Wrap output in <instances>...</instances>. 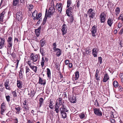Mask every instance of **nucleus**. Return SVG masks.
<instances>
[{
    "label": "nucleus",
    "mask_w": 123,
    "mask_h": 123,
    "mask_svg": "<svg viewBox=\"0 0 123 123\" xmlns=\"http://www.w3.org/2000/svg\"><path fill=\"white\" fill-rule=\"evenodd\" d=\"M40 53L42 56L41 64L42 67L43 68L44 65V62L46 63L48 62V58L47 57H44V56L46 55L45 51L44 49L41 48H40Z\"/></svg>",
    "instance_id": "nucleus-1"
},
{
    "label": "nucleus",
    "mask_w": 123,
    "mask_h": 123,
    "mask_svg": "<svg viewBox=\"0 0 123 123\" xmlns=\"http://www.w3.org/2000/svg\"><path fill=\"white\" fill-rule=\"evenodd\" d=\"M40 58V55L38 54H35L33 53H31L30 56V59L33 61V62H36Z\"/></svg>",
    "instance_id": "nucleus-2"
},
{
    "label": "nucleus",
    "mask_w": 123,
    "mask_h": 123,
    "mask_svg": "<svg viewBox=\"0 0 123 123\" xmlns=\"http://www.w3.org/2000/svg\"><path fill=\"white\" fill-rule=\"evenodd\" d=\"M55 5L53 2V5H51L49 7L48 10V13L47 17L48 18H50L51 15L55 12Z\"/></svg>",
    "instance_id": "nucleus-3"
},
{
    "label": "nucleus",
    "mask_w": 123,
    "mask_h": 123,
    "mask_svg": "<svg viewBox=\"0 0 123 123\" xmlns=\"http://www.w3.org/2000/svg\"><path fill=\"white\" fill-rule=\"evenodd\" d=\"M106 14L104 12H102L99 15V19L101 23H104L106 20Z\"/></svg>",
    "instance_id": "nucleus-4"
},
{
    "label": "nucleus",
    "mask_w": 123,
    "mask_h": 123,
    "mask_svg": "<svg viewBox=\"0 0 123 123\" xmlns=\"http://www.w3.org/2000/svg\"><path fill=\"white\" fill-rule=\"evenodd\" d=\"M88 14L90 19H94L95 18V12L92 8H90L88 9L87 11Z\"/></svg>",
    "instance_id": "nucleus-5"
},
{
    "label": "nucleus",
    "mask_w": 123,
    "mask_h": 123,
    "mask_svg": "<svg viewBox=\"0 0 123 123\" xmlns=\"http://www.w3.org/2000/svg\"><path fill=\"white\" fill-rule=\"evenodd\" d=\"M93 109L94 113L95 115L99 116H102V113L99 108L94 107L93 108Z\"/></svg>",
    "instance_id": "nucleus-6"
},
{
    "label": "nucleus",
    "mask_w": 123,
    "mask_h": 123,
    "mask_svg": "<svg viewBox=\"0 0 123 123\" xmlns=\"http://www.w3.org/2000/svg\"><path fill=\"white\" fill-rule=\"evenodd\" d=\"M97 26L95 25H93L91 29V31L92 36L93 37H95L96 36V34H97Z\"/></svg>",
    "instance_id": "nucleus-7"
},
{
    "label": "nucleus",
    "mask_w": 123,
    "mask_h": 123,
    "mask_svg": "<svg viewBox=\"0 0 123 123\" xmlns=\"http://www.w3.org/2000/svg\"><path fill=\"white\" fill-rule=\"evenodd\" d=\"M7 48L11 49L12 45V37H10L7 40Z\"/></svg>",
    "instance_id": "nucleus-8"
},
{
    "label": "nucleus",
    "mask_w": 123,
    "mask_h": 123,
    "mask_svg": "<svg viewBox=\"0 0 123 123\" xmlns=\"http://www.w3.org/2000/svg\"><path fill=\"white\" fill-rule=\"evenodd\" d=\"M55 7L58 12L61 13L63 7V5L61 3H57L55 5Z\"/></svg>",
    "instance_id": "nucleus-9"
},
{
    "label": "nucleus",
    "mask_w": 123,
    "mask_h": 123,
    "mask_svg": "<svg viewBox=\"0 0 123 123\" xmlns=\"http://www.w3.org/2000/svg\"><path fill=\"white\" fill-rule=\"evenodd\" d=\"M60 113L62 115V117L63 119H65L67 117V114L66 112H67L69 111L68 109L65 110H60Z\"/></svg>",
    "instance_id": "nucleus-10"
},
{
    "label": "nucleus",
    "mask_w": 123,
    "mask_h": 123,
    "mask_svg": "<svg viewBox=\"0 0 123 123\" xmlns=\"http://www.w3.org/2000/svg\"><path fill=\"white\" fill-rule=\"evenodd\" d=\"M23 18L22 12H21L19 11L16 14V18L19 21H21Z\"/></svg>",
    "instance_id": "nucleus-11"
},
{
    "label": "nucleus",
    "mask_w": 123,
    "mask_h": 123,
    "mask_svg": "<svg viewBox=\"0 0 123 123\" xmlns=\"http://www.w3.org/2000/svg\"><path fill=\"white\" fill-rule=\"evenodd\" d=\"M67 26L65 24H64L62 26L61 31L62 32V35H64L67 33Z\"/></svg>",
    "instance_id": "nucleus-12"
},
{
    "label": "nucleus",
    "mask_w": 123,
    "mask_h": 123,
    "mask_svg": "<svg viewBox=\"0 0 123 123\" xmlns=\"http://www.w3.org/2000/svg\"><path fill=\"white\" fill-rule=\"evenodd\" d=\"M6 105L5 103H2L1 105V113L2 115L3 114V113L6 109Z\"/></svg>",
    "instance_id": "nucleus-13"
},
{
    "label": "nucleus",
    "mask_w": 123,
    "mask_h": 123,
    "mask_svg": "<svg viewBox=\"0 0 123 123\" xmlns=\"http://www.w3.org/2000/svg\"><path fill=\"white\" fill-rule=\"evenodd\" d=\"M46 81L45 79H42L40 76L39 77L38 83L39 84L44 86V85L46 84Z\"/></svg>",
    "instance_id": "nucleus-14"
},
{
    "label": "nucleus",
    "mask_w": 123,
    "mask_h": 123,
    "mask_svg": "<svg viewBox=\"0 0 123 123\" xmlns=\"http://www.w3.org/2000/svg\"><path fill=\"white\" fill-rule=\"evenodd\" d=\"M5 40L4 38L0 37V49L3 48L5 45Z\"/></svg>",
    "instance_id": "nucleus-15"
},
{
    "label": "nucleus",
    "mask_w": 123,
    "mask_h": 123,
    "mask_svg": "<svg viewBox=\"0 0 123 123\" xmlns=\"http://www.w3.org/2000/svg\"><path fill=\"white\" fill-rule=\"evenodd\" d=\"M25 73L27 77H29L31 76V73L30 72V70L28 66L25 67Z\"/></svg>",
    "instance_id": "nucleus-16"
},
{
    "label": "nucleus",
    "mask_w": 123,
    "mask_h": 123,
    "mask_svg": "<svg viewBox=\"0 0 123 123\" xmlns=\"http://www.w3.org/2000/svg\"><path fill=\"white\" fill-rule=\"evenodd\" d=\"M107 24L110 27H111L113 23V20L112 18H109L107 19Z\"/></svg>",
    "instance_id": "nucleus-17"
},
{
    "label": "nucleus",
    "mask_w": 123,
    "mask_h": 123,
    "mask_svg": "<svg viewBox=\"0 0 123 123\" xmlns=\"http://www.w3.org/2000/svg\"><path fill=\"white\" fill-rule=\"evenodd\" d=\"M41 29V26H40L37 29H35V33L37 37H38L40 34V30Z\"/></svg>",
    "instance_id": "nucleus-18"
},
{
    "label": "nucleus",
    "mask_w": 123,
    "mask_h": 123,
    "mask_svg": "<svg viewBox=\"0 0 123 123\" xmlns=\"http://www.w3.org/2000/svg\"><path fill=\"white\" fill-rule=\"evenodd\" d=\"M99 71L98 69L96 70L95 76L96 80L97 81H99L100 80V77L99 76Z\"/></svg>",
    "instance_id": "nucleus-19"
},
{
    "label": "nucleus",
    "mask_w": 123,
    "mask_h": 123,
    "mask_svg": "<svg viewBox=\"0 0 123 123\" xmlns=\"http://www.w3.org/2000/svg\"><path fill=\"white\" fill-rule=\"evenodd\" d=\"M23 73L24 69L23 68H21L19 72V78L21 80L23 79Z\"/></svg>",
    "instance_id": "nucleus-20"
},
{
    "label": "nucleus",
    "mask_w": 123,
    "mask_h": 123,
    "mask_svg": "<svg viewBox=\"0 0 123 123\" xmlns=\"http://www.w3.org/2000/svg\"><path fill=\"white\" fill-rule=\"evenodd\" d=\"M48 15V10L47 9H46L45 16L43 19L42 23V24L43 25H44L45 24L47 20V17H48L47 16Z\"/></svg>",
    "instance_id": "nucleus-21"
},
{
    "label": "nucleus",
    "mask_w": 123,
    "mask_h": 123,
    "mask_svg": "<svg viewBox=\"0 0 123 123\" xmlns=\"http://www.w3.org/2000/svg\"><path fill=\"white\" fill-rule=\"evenodd\" d=\"M17 87L19 89H21L22 88L23 84L22 82L21 81L17 80Z\"/></svg>",
    "instance_id": "nucleus-22"
},
{
    "label": "nucleus",
    "mask_w": 123,
    "mask_h": 123,
    "mask_svg": "<svg viewBox=\"0 0 123 123\" xmlns=\"http://www.w3.org/2000/svg\"><path fill=\"white\" fill-rule=\"evenodd\" d=\"M4 85L6 88V89L9 90H10L11 89L8 80H6V81Z\"/></svg>",
    "instance_id": "nucleus-23"
},
{
    "label": "nucleus",
    "mask_w": 123,
    "mask_h": 123,
    "mask_svg": "<svg viewBox=\"0 0 123 123\" xmlns=\"http://www.w3.org/2000/svg\"><path fill=\"white\" fill-rule=\"evenodd\" d=\"M54 52H56V55L57 57H59L61 55L62 51L61 49L57 48L54 51Z\"/></svg>",
    "instance_id": "nucleus-24"
},
{
    "label": "nucleus",
    "mask_w": 123,
    "mask_h": 123,
    "mask_svg": "<svg viewBox=\"0 0 123 123\" xmlns=\"http://www.w3.org/2000/svg\"><path fill=\"white\" fill-rule=\"evenodd\" d=\"M21 107L18 105H17L15 110L16 114H19L21 112Z\"/></svg>",
    "instance_id": "nucleus-25"
},
{
    "label": "nucleus",
    "mask_w": 123,
    "mask_h": 123,
    "mask_svg": "<svg viewBox=\"0 0 123 123\" xmlns=\"http://www.w3.org/2000/svg\"><path fill=\"white\" fill-rule=\"evenodd\" d=\"M98 50L97 48H94L92 50V54L94 57L97 56V54L98 53Z\"/></svg>",
    "instance_id": "nucleus-26"
},
{
    "label": "nucleus",
    "mask_w": 123,
    "mask_h": 123,
    "mask_svg": "<svg viewBox=\"0 0 123 123\" xmlns=\"http://www.w3.org/2000/svg\"><path fill=\"white\" fill-rule=\"evenodd\" d=\"M109 79V77L107 73L105 74L104 76L103 79V81L104 82H106Z\"/></svg>",
    "instance_id": "nucleus-27"
},
{
    "label": "nucleus",
    "mask_w": 123,
    "mask_h": 123,
    "mask_svg": "<svg viewBox=\"0 0 123 123\" xmlns=\"http://www.w3.org/2000/svg\"><path fill=\"white\" fill-rule=\"evenodd\" d=\"M75 77L72 78L73 80H78L79 76V72L78 71H76L75 73Z\"/></svg>",
    "instance_id": "nucleus-28"
},
{
    "label": "nucleus",
    "mask_w": 123,
    "mask_h": 123,
    "mask_svg": "<svg viewBox=\"0 0 123 123\" xmlns=\"http://www.w3.org/2000/svg\"><path fill=\"white\" fill-rule=\"evenodd\" d=\"M59 105H58V102H56L55 104L54 108L55 109V111L57 113H58L60 111L59 110Z\"/></svg>",
    "instance_id": "nucleus-29"
},
{
    "label": "nucleus",
    "mask_w": 123,
    "mask_h": 123,
    "mask_svg": "<svg viewBox=\"0 0 123 123\" xmlns=\"http://www.w3.org/2000/svg\"><path fill=\"white\" fill-rule=\"evenodd\" d=\"M37 12L36 10L34 11L32 13V17L34 20H36V17L37 16Z\"/></svg>",
    "instance_id": "nucleus-30"
},
{
    "label": "nucleus",
    "mask_w": 123,
    "mask_h": 123,
    "mask_svg": "<svg viewBox=\"0 0 123 123\" xmlns=\"http://www.w3.org/2000/svg\"><path fill=\"white\" fill-rule=\"evenodd\" d=\"M23 111L26 113H27L29 112V107L28 105H23Z\"/></svg>",
    "instance_id": "nucleus-31"
},
{
    "label": "nucleus",
    "mask_w": 123,
    "mask_h": 123,
    "mask_svg": "<svg viewBox=\"0 0 123 123\" xmlns=\"http://www.w3.org/2000/svg\"><path fill=\"white\" fill-rule=\"evenodd\" d=\"M45 43V40L44 39H42L40 41V45L41 47H43Z\"/></svg>",
    "instance_id": "nucleus-32"
},
{
    "label": "nucleus",
    "mask_w": 123,
    "mask_h": 123,
    "mask_svg": "<svg viewBox=\"0 0 123 123\" xmlns=\"http://www.w3.org/2000/svg\"><path fill=\"white\" fill-rule=\"evenodd\" d=\"M39 107L40 108L41 107L42 105L43 104L44 100L43 98H39Z\"/></svg>",
    "instance_id": "nucleus-33"
},
{
    "label": "nucleus",
    "mask_w": 123,
    "mask_h": 123,
    "mask_svg": "<svg viewBox=\"0 0 123 123\" xmlns=\"http://www.w3.org/2000/svg\"><path fill=\"white\" fill-rule=\"evenodd\" d=\"M5 12L4 11H3L2 13L0 14V21L1 22L3 21V18L4 17V15L5 14Z\"/></svg>",
    "instance_id": "nucleus-34"
},
{
    "label": "nucleus",
    "mask_w": 123,
    "mask_h": 123,
    "mask_svg": "<svg viewBox=\"0 0 123 123\" xmlns=\"http://www.w3.org/2000/svg\"><path fill=\"white\" fill-rule=\"evenodd\" d=\"M70 100L71 102L73 103H74L76 102V99L75 97L73 95L71 96L70 98Z\"/></svg>",
    "instance_id": "nucleus-35"
},
{
    "label": "nucleus",
    "mask_w": 123,
    "mask_h": 123,
    "mask_svg": "<svg viewBox=\"0 0 123 123\" xmlns=\"http://www.w3.org/2000/svg\"><path fill=\"white\" fill-rule=\"evenodd\" d=\"M53 102L51 100H49V106L51 109H53Z\"/></svg>",
    "instance_id": "nucleus-36"
},
{
    "label": "nucleus",
    "mask_w": 123,
    "mask_h": 123,
    "mask_svg": "<svg viewBox=\"0 0 123 123\" xmlns=\"http://www.w3.org/2000/svg\"><path fill=\"white\" fill-rule=\"evenodd\" d=\"M61 105H62V106L60 108V110H66V109H68L65 106L64 101L63 102Z\"/></svg>",
    "instance_id": "nucleus-37"
},
{
    "label": "nucleus",
    "mask_w": 123,
    "mask_h": 123,
    "mask_svg": "<svg viewBox=\"0 0 123 123\" xmlns=\"http://www.w3.org/2000/svg\"><path fill=\"white\" fill-rule=\"evenodd\" d=\"M47 77L49 78V79H50L51 78V72L50 69L49 68H47Z\"/></svg>",
    "instance_id": "nucleus-38"
},
{
    "label": "nucleus",
    "mask_w": 123,
    "mask_h": 123,
    "mask_svg": "<svg viewBox=\"0 0 123 123\" xmlns=\"http://www.w3.org/2000/svg\"><path fill=\"white\" fill-rule=\"evenodd\" d=\"M19 0H13L12 4L13 6H15L17 5L19 3Z\"/></svg>",
    "instance_id": "nucleus-39"
},
{
    "label": "nucleus",
    "mask_w": 123,
    "mask_h": 123,
    "mask_svg": "<svg viewBox=\"0 0 123 123\" xmlns=\"http://www.w3.org/2000/svg\"><path fill=\"white\" fill-rule=\"evenodd\" d=\"M66 13L68 16H70L72 13L71 11L68 8L66 10Z\"/></svg>",
    "instance_id": "nucleus-40"
},
{
    "label": "nucleus",
    "mask_w": 123,
    "mask_h": 123,
    "mask_svg": "<svg viewBox=\"0 0 123 123\" xmlns=\"http://www.w3.org/2000/svg\"><path fill=\"white\" fill-rule=\"evenodd\" d=\"M115 11L116 15H117L120 12V8L118 7H117L115 9Z\"/></svg>",
    "instance_id": "nucleus-41"
},
{
    "label": "nucleus",
    "mask_w": 123,
    "mask_h": 123,
    "mask_svg": "<svg viewBox=\"0 0 123 123\" xmlns=\"http://www.w3.org/2000/svg\"><path fill=\"white\" fill-rule=\"evenodd\" d=\"M36 92L33 90H31L30 97H32L34 95Z\"/></svg>",
    "instance_id": "nucleus-42"
},
{
    "label": "nucleus",
    "mask_w": 123,
    "mask_h": 123,
    "mask_svg": "<svg viewBox=\"0 0 123 123\" xmlns=\"http://www.w3.org/2000/svg\"><path fill=\"white\" fill-rule=\"evenodd\" d=\"M31 68L36 73H37V67L36 66H33Z\"/></svg>",
    "instance_id": "nucleus-43"
},
{
    "label": "nucleus",
    "mask_w": 123,
    "mask_h": 123,
    "mask_svg": "<svg viewBox=\"0 0 123 123\" xmlns=\"http://www.w3.org/2000/svg\"><path fill=\"white\" fill-rule=\"evenodd\" d=\"M113 85L115 88H116L118 86V84L117 81L115 80L113 82Z\"/></svg>",
    "instance_id": "nucleus-44"
},
{
    "label": "nucleus",
    "mask_w": 123,
    "mask_h": 123,
    "mask_svg": "<svg viewBox=\"0 0 123 123\" xmlns=\"http://www.w3.org/2000/svg\"><path fill=\"white\" fill-rule=\"evenodd\" d=\"M72 3V2L71 0H67V7H69L70 6V5Z\"/></svg>",
    "instance_id": "nucleus-45"
},
{
    "label": "nucleus",
    "mask_w": 123,
    "mask_h": 123,
    "mask_svg": "<svg viewBox=\"0 0 123 123\" xmlns=\"http://www.w3.org/2000/svg\"><path fill=\"white\" fill-rule=\"evenodd\" d=\"M17 105L15 104H13L11 105V108L12 110L15 111Z\"/></svg>",
    "instance_id": "nucleus-46"
},
{
    "label": "nucleus",
    "mask_w": 123,
    "mask_h": 123,
    "mask_svg": "<svg viewBox=\"0 0 123 123\" xmlns=\"http://www.w3.org/2000/svg\"><path fill=\"white\" fill-rule=\"evenodd\" d=\"M28 8L30 11H31L33 8V6L31 4H30L27 7Z\"/></svg>",
    "instance_id": "nucleus-47"
},
{
    "label": "nucleus",
    "mask_w": 123,
    "mask_h": 123,
    "mask_svg": "<svg viewBox=\"0 0 123 123\" xmlns=\"http://www.w3.org/2000/svg\"><path fill=\"white\" fill-rule=\"evenodd\" d=\"M62 98H58V105H59L60 106V105H61L62 104Z\"/></svg>",
    "instance_id": "nucleus-48"
},
{
    "label": "nucleus",
    "mask_w": 123,
    "mask_h": 123,
    "mask_svg": "<svg viewBox=\"0 0 123 123\" xmlns=\"http://www.w3.org/2000/svg\"><path fill=\"white\" fill-rule=\"evenodd\" d=\"M6 98L7 101L9 102L10 101V97L9 95H6Z\"/></svg>",
    "instance_id": "nucleus-49"
},
{
    "label": "nucleus",
    "mask_w": 123,
    "mask_h": 123,
    "mask_svg": "<svg viewBox=\"0 0 123 123\" xmlns=\"http://www.w3.org/2000/svg\"><path fill=\"white\" fill-rule=\"evenodd\" d=\"M94 105L96 107H100V105L97 99H96L95 101L94 102Z\"/></svg>",
    "instance_id": "nucleus-50"
},
{
    "label": "nucleus",
    "mask_w": 123,
    "mask_h": 123,
    "mask_svg": "<svg viewBox=\"0 0 123 123\" xmlns=\"http://www.w3.org/2000/svg\"><path fill=\"white\" fill-rule=\"evenodd\" d=\"M52 46L53 47V49L54 51L56 49H57L56 48L57 45L56 43H53V44L52 45Z\"/></svg>",
    "instance_id": "nucleus-51"
},
{
    "label": "nucleus",
    "mask_w": 123,
    "mask_h": 123,
    "mask_svg": "<svg viewBox=\"0 0 123 123\" xmlns=\"http://www.w3.org/2000/svg\"><path fill=\"white\" fill-rule=\"evenodd\" d=\"M42 16L41 13H38V15H37V16L36 17V20H38Z\"/></svg>",
    "instance_id": "nucleus-52"
},
{
    "label": "nucleus",
    "mask_w": 123,
    "mask_h": 123,
    "mask_svg": "<svg viewBox=\"0 0 123 123\" xmlns=\"http://www.w3.org/2000/svg\"><path fill=\"white\" fill-rule=\"evenodd\" d=\"M98 62L99 63V64H101L102 63V58L101 56H100L98 58Z\"/></svg>",
    "instance_id": "nucleus-53"
},
{
    "label": "nucleus",
    "mask_w": 123,
    "mask_h": 123,
    "mask_svg": "<svg viewBox=\"0 0 123 123\" xmlns=\"http://www.w3.org/2000/svg\"><path fill=\"white\" fill-rule=\"evenodd\" d=\"M79 117L81 119H82L84 118L85 117V115L83 113H82L81 114L79 115Z\"/></svg>",
    "instance_id": "nucleus-54"
},
{
    "label": "nucleus",
    "mask_w": 123,
    "mask_h": 123,
    "mask_svg": "<svg viewBox=\"0 0 123 123\" xmlns=\"http://www.w3.org/2000/svg\"><path fill=\"white\" fill-rule=\"evenodd\" d=\"M76 6L78 8H79L80 4L79 0H77L76 1Z\"/></svg>",
    "instance_id": "nucleus-55"
},
{
    "label": "nucleus",
    "mask_w": 123,
    "mask_h": 123,
    "mask_svg": "<svg viewBox=\"0 0 123 123\" xmlns=\"http://www.w3.org/2000/svg\"><path fill=\"white\" fill-rule=\"evenodd\" d=\"M6 115L8 117H11L12 116V111H9L6 114Z\"/></svg>",
    "instance_id": "nucleus-56"
},
{
    "label": "nucleus",
    "mask_w": 123,
    "mask_h": 123,
    "mask_svg": "<svg viewBox=\"0 0 123 123\" xmlns=\"http://www.w3.org/2000/svg\"><path fill=\"white\" fill-rule=\"evenodd\" d=\"M85 51L86 54H88L91 52L90 49H88L86 48L85 50Z\"/></svg>",
    "instance_id": "nucleus-57"
},
{
    "label": "nucleus",
    "mask_w": 123,
    "mask_h": 123,
    "mask_svg": "<svg viewBox=\"0 0 123 123\" xmlns=\"http://www.w3.org/2000/svg\"><path fill=\"white\" fill-rule=\"evenodd\" d=\"M12 94H13V97L15 98L17 96V93L15 91H13L12 92Z\"/></svg>",
    "instance_id": "nucleus-58"
},
{
    "label": "nucleus",
    "mask_w": 123,
    "mask_h": 123,
    "mask_svg": "<svg viewBox=\"0 0 123 123\" xmlns=\"http://www.w3.org/2000/svg\"><path fill=\"white\" fill-rule=\"evenodd\" d=\"M13 120L14 121V123H18V118L16 117H15Z\"/></svg>",
    "instance_id": "nucleus-59"
},
{
    "label": "nucleus",
    "mask_w": 123,
    "mask_h": 123,
    "mask_svg": "<svg viewBox=\"0 0 123 123\" xmlns=\"http://www.w3.org/2000/svg\"><path fill=\"white\" fill-rule=\"evenodd\" d=\"M70 20V23H73L74 21V19L73 17L72 16L71 17Z\"/></svg>",
    "instance_id": "nucleus-60"
},
{
    "label": "nucleus",
    "mask_w": 123,
    "mask_h": 123,
    "mask_svg": "<svg viewBox=\"0 0 123 123\" xmlns=\"http://www.w3.org/2000/svg\"><path fill=\"white\" fill-rule=\"evenodd\" d=\"M118 88L119 91L120 92H121L123 90V88L121 86H119Z\"/></svg>",
    "instance_id": "nucleus-61"
},
{
    "label": "nucleus",
    "mask_w": 123,
    "mask_h": 123,
    "mask_svg": "<svg viewBox=\"0 0 123 123\" xmlns=\"http://www.w3.org/2000/svg\"><path fill=\"white\" fill-rule=\"evenodd\" d=\"M73 66V64L72 63H69L68 65V68H72Z\"/></svg>",
    "instance_id": "nucleus-62"
},
{
    "label": "nucleus",
    "mask_w": 123,
    "mask_h": 123,
    "mask_svg": "<svg viewBox=\"0 0 123 123\" xmlns=\"http://www.w3.org/2000/svg\"><path fill=\"white\" fill-rule=\"evenodd\" d=\"M69 61L68 60H65V62L66 65H67L69 64L70 63L69 62Z\"/></svg>",
    "instance_id": "nucleus-63"
},
{
    "label": "nucleus",
    "mask_w": 123,
    "mask_h": 123,
    "mask_svg": "<svg viewBox=\"0 0 123 123\" xmlns=\"http://www.w3.org/2000/svg\"><path fill=\"white\" fill-rule=\"evenodd\" d=\"M122 25V24L120 23H119L117 27L118 28H121Z\"/></svg>",
    "instance_id": "nucleus-64"
}]
</instances>
